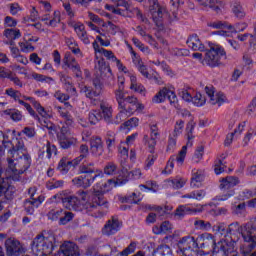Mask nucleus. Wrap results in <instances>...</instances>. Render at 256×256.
<instances>
[{
    "label": "nucleus",
    "mask_w": 256,
    "mask_h": 256,
    "mask_svg": "<svg viewBox=\"0 0 256 256\" xmlns=\"http://www.w3.org/2000/svg\"><path fill=\"white\" fill-rule=\"evenodd\" d=\"M63 63V67H68V69H71L73 73H75L76 77H81V66H79V63H77L75 57L71 56V54H65Z\"/></svg>",
    "instance_id": "nucleus-17"
},
{
    "label": "nucleus",
    "mask_w": 256,
    "mask_h": 256,
    "mask_svg": "<svg viewBox=\"0 0 256 256\" xmlns=\"http://www.w3.org/2000/svg\"><path fill=\"white\" fill-rule=\"evenodd\" d=\"M205 55L202 60V65L215 69V67H221L223 62H221L222 57H226L227 53L225 49L217 44L210 45L209 49L204 50Z\"/></svg>",
    "instance_id": "nucleus-6"
},
{
    "label": "nucleus",
    "mask_w": 256,
    "mask_h": 256,
    "mask_svg": "<svg viewBox=\"0 0 256 256\" xmlns=\"http://www.w3.org/2000/svg\"><path fill=\"white\" fill-rule=\"evenodd\" d=\"M166 98H168L170 104L173 105V107L179 109V103L177 102V95H175V92L168 89Z\"/></svg>",
    "instance_id": "nucleus-53"
},
{
    "label": "nucleus",
    "mask_w": 256,
    "mask_h": 256,
    "mask_svg": "<svg viewBox=\"0 0 256 256\" xmlns=\"http://www.w3.org/2000/svg\"><path fill=\"white\" fill-rule=\"evenodd\" d=\"M99 53H101V55H104V57H106V59H108L109 61H113V63L117 61V57L115 56V54H113V51L111 50H105L104 48H101V50H99Z\"/></svg>",
    "instance_id": "nucleus-61"
},
{
    "label": "nucleus",
    "mask_w": 256,
    "mask_h": 256,
    "mask_svg": "<svg viewBox=\"0 0 256 256\" xmlns=\"http://www.w3.org/2000/svg\"><path fill=\"white\" fill-rule=\"evenodd\" d=\"M58 141L60 143V147L62 149H70V147H73L75 143H77V139L65 135H57Z\"/></svg>",
    "instance_id": "nucleus-28"
},
{
    "label": "nucleus",
    "mask_w": 256,
    "mask_h": 256,
    "mask_svg": "<svg viewBox=\"0 0 256 256\" xmlns=\"http://www.w3.org/2000/svg\"><path fill=\"white\" fill-rule=\"evenodd\" d=\"M1 197L11 199V186L9 185V180L0 181V199Z\"/></svg>",
    "instance_id": "nucleus-33"
},
{
    "label": "nucleus",
    "mask_w": 256,
    "mask_h": 256,
    "mask_svg": "<svg viewBox=\"0 0 256 256\" xmlns=\"http://www.w3.org/2000/svg\"><path fill=\"white\" fill-rule=\"evenodd\" d=\"M207 192L205 190H197L185 194L182 196V199H196V201H201V199H205Z\"/></svg>",
    "instance_id": "nucleus-37"
},
{
    "label": "nucleus",
    "mask_w": 256,
    "mask_h": 256,
    "mask_svg": "<svg viewBox=\"0 0 256 256\" xmlns=\"http://www.w3.org/2000/svg\"><path fill=\"white\" fill-rule=\"evenodd\" d=\"M5 115H8L12 121H21L23 116L19 110H6L4 111Z\"/></svg>",
    "instance_id": "nucleus-52"
},
{
    "label": "nucleus",
    "mask_w": 256,
    "mask_h": 256,
    "mask_svg": "<svg viewBox=\"0 0 256 256\" xmlns=\"http://www.w3.org/2000/svg\"><path fill=\"white\" fill-rule=\"evenodd\" d=\"M167 88L160 90L152 99L153 103H163L167 99Z\"/></svg>",
    "instance_id": "nucleus-49"
},
{
    "label": "nucleus",
    "mask_w": 256,
    "mask_h": 256,
    "mask_svg": "<svg viewBox=\"0 0 256 256\" xmlns=\"http://www.w3.org/2000/svg\"><path fill=\"white\" fill-rule=\"evenodd\" d=\"M206 95L209 97V104L210 105H218L221 107L223 103H227V97L223 93L215 94V87L213 86H206L204 89Z\"/></svg>",
    "instance_id": "nucleus-12"
},
{
    "label": "nucleus",
    "mask_w": 256,
    "mask_h": 256,
    "mask_svg": "<svg viewBox=\"0 0 256 256\" xmlns=\"http://www.w3.org/2000/svg\"><path fill=\"white\" fill-rule=\"evenodd\" d=\"M91 153L96 157L103 155V140L100 137H93L90 141Z\"/></svg>",
    "instance_id": "nucleus-21"
},
{
    "label": "nucleus",
    "mask_w": 256,
    "mask_h": 256,
    "mask_svg": "<svg viewBox=\"0 0 256 256\" xmlns=\"http://www.w3.org/2000/svg\"><path fill=\"white\" fill-rule=\"evenodd\" d=\"M89 122L91 125H97L103 119V116L101 115V112L98 110H92L89 112L88 115Z\"/></svg>",
    "instance_id": "nucleus-43"
},
{
    "label": "nucleus",
    "mask_w": 256,
    "mask_h": 256,
    "mask_svg": "<svg viewBox=\"0 0 256 256\" xmlns=\"http://www.w3.org/2000/svg\"><path fill=\"white\" fill-rule=\"evenodd\" d=\"M206 243H211L214 251L219 253L221 256H237V252L232 245L222 242H215V237L213 234H207L205 238Z\"/></svg>",
    "instance_id": "nucleus-8"
},
{
    "label": "nucleus",
    "mask_w": 256,
    "mask_h": 256,
    "mask_svg": "<svg viewBox=\"0 0 256 256\" xmlns=\"http://www.w3.org/2000/svg\"><path fill=\"white\" fill-rule=\"evenodd\" d=\"M232 13L236 19H245V9L240 2H233L231 5Z\"/></svg>",
    "instance_id": "nucleus-32"
},
{
    "label": "nucleus",
    "mask_w": 256,
    "mask_h": 256,
    "mask_svg": "<svg viewBox=\"0 0 256 256\" xmlns=\"http://www.w3.org/2000/svg\"><path fill=\"white\" fill-rule=\"evenodd\" d=\"M126 12V17H134V15H136L137 19H140L142 23H149V20L143 16V13H141V10H139V8L137 7H133L130 5V7L126 9Z\"/></svg>",
    "instance_id": "nucleus-29"
},
{
    "label": "nucleus",
    "mask_w": 256,
    "mask_h": 256,
    "mask_svg": "<svg viewBox=\"0 0 256 256\" xmlns=\"http://www.w3.org/2000/svg\"><path fill=\"white\" fill-rule=\"evenodd\" d=\"M16 161V162H15ZM8 173L13 181H19L21 175L31 167V156L22 154L17 159L7 158Z\"/></svg>",
    "instance_id": "nucleus-5"
},
{
    "label": "nucleus",
    "mask_w": 256,
    "mask_h": 256,
    "mask_svg": "<svg viewBox=\"0 0 256 256\" xmlns=\"http://www.w3.org/2000/svg\"><path fill=\"white\" fill-rule=\"evenodd\" d=\"M100 115L106 123H113V107L107 101H101Z\"/></svg>",
    "instance_id": "nucleus-18"
},
{
    "label": "nucleus",
    "mask_w": 256,
    "mask_h": 256,
    "mask_svg": "<svg viewBox=\"0 0 256 256\" xmlns=\"http://www.w3.org/2000/svg\"><path fill=\"white\" fill-rule=\"evenodd\" d=\"M178 250L184 256H191L193 249H199V244L193 236L182 237L177 243Z\"/></svg>",
    "instance_id": "nucleus-9"
},
{
    "label": "nucleus",
    "mask_w": 256,
    "mask_h": 256,
    "mask_svg": "<svg viewBox=\"0 0 256 256\" xmlns=\"http://www.w3.org/2000/svg\"><path fill=\"white\" fill-rule=\"evenodd\" d=\"M203 179H205V176L203 175V171L201 170H197V171H194L193 174H192V178H191V187L193 188H199L201 187V183H203Z\"/></svg>",
    "instance_id": "nucleus-30"
},
{
    "label": "nucleus",
    "mask_w": 256,
    "mask_h": 256,
    "mask_svg": "<svg viewBox=\"0 0 256 256\" xmlns=\"http://www.w3.org/2000/svg\"><path fill=\"white\" fill-rule=\"evenodd\" d=\"M80 173L88 176V179L95 183L93 186L92 203L88 202L84 204V209L88 211H95L97 209H109V201L105 198V193L111 191V186L117 185V182L113 179L105 180V173L99 168H95V163L90 162L80 166Z\"/></svg>",
    "instance_id": "nucleus-1"
},
{
    "label": "nucleus",
    "mask_w": 256,
    "mask_h": 256,
    "mask_svg": "<svg viewBox=\"0 0 256 256\" xmlns=\"http://www.w3.org/2000/svg\"><path fill=\"white\" fill-rule=\"evenodd\" d=\"M55 109L58 111V113L67 123V125H73V116H71L69 111L63 109L61 106H56Z\"/></svg>",
    "instance_id": "nucleus-41"
},
{
    "label": "nucleus",
    "mask_w": 256,
    "mask_h": 256,
    "mask_svg": "<svg viewBox=\"0 0 256 256\" xmlns=\"http://www.w3.org/2000/svg\"><path fill=\"white\" fill-rule=\"evenodd\" d=\"M98 65H99L100 77L104 79V81H107L110 84L112 81H115V76H113V72H111V68L107 66V64H105V61L99 60Z\"/></svg>",
    "instance_id": "nucleus-19"
},
{
    "label": "nucleus",
    "mask_w": 256,
    "mask_h": 256,
    "mask_svg": "<svg viewBox=\"0 0 256 256\" xmlns=\"http://www.w3.org/2000/svg\"><path fill=\"white\" fill-rule=\"evenodd\" d=\"M154 256H173L171 254V248L167 244L158 246L154 251Z\"/></svg>",
    "instance_id": "nucleus-40"
},
{
    "label": "nucleus",
    "mask_w": 256,
    "mask_h": 256,
    "mask_svg": "<svg viewBox=\"0 0 256 256\" xmlns=\"http://www.w3.org/2000/svg\"><path fill=\"white\" fill-rule=\"evenodd\" d=\"M171 229H173V225H171L169 221H165L160 226H154L153 233H155V235H161V233H169Z\"/></svg>",
    "instance_id": "nucleus-36"
},
{
    "label": "nucleus",
    "mask_w": 256,
    "mask_h": 256,
    "mask_svg": "<svg viewBox=\"0 0 256 256\" xmlns=\"http://www.w3.org/2000/svg\"><path fill=\"white\" fill-rule=\"evenodd\" d=\"M187 147H193V139H188L187 144L182 147L178 156L176 157L177 163L183 165V161H185V157L187 155Z\"/></svg>",
    "instance_id": "nucleus-39"
},
{
    "label": "nucleus",
    "mask_w": 256,
    "mask_h": 256,
    "mask_svg": "<svg viewBox=\"0 0 256 256\" xmlns=\"http://www.w3.org/2000/svg\"><path fill=\"white\" fill-rule=\"evenodd\" d=\"M239 178L236 176H227L220 180V189L223 191H227V189H231L237 185H239Z\"/></svg>",
    "instance_id": "nucleus-23"
},
{
    "label": "nucleus",
    "mask_w": 256,
    "mask_h": 256,
    "mask_svg": "<svg viewBox=\"0 0 256 256\" xmlns=\"http://www.w3.org/2000/svg\"><path fill=\"white\" fill-rule=\"evenodd\" d=\"M104 173L105 175H115V173H117V165H115L113 162L108 163L104 167Z\"/></svg>",
    "instance_id": "nucleus-59"
},
{
    "label": "nucleus",
    "mask_w": 256,
    "mask_h": 256,
    "mask_svg": "<svg viewBox=\"0 0 256 256\" xmlns=\"http://www.w3.org/2000/svg\"><path fill=\"white\" fill-rule=\"evenodd\" d=\"M28 193L30 195V199L32 200H25L24 201V208L26 213H28V215H33L34 211H35V207H39V205H41V203L43 202L41 200V198L34 199V195H35V188H29Z\"/></svg>",
    "instance_id": "nucleus-14"
},
{
    "label": "nucleus",
    "mask_w": 256,
    "mask_h": 256,
    "mask_svg": "<svg viewBox=\"0 0 256 256\" xmlns=\"http://www.w3.org/2000/svg\"><path fill=\"white\" fill-rule=\"evenodd\" d=\"M121 229V222L116 217H112L110 220L106 222L102 229L103 235H107L108 237L111 235H115Z\"/></svg>",
    "instance_id": "nucleus-16"
},
{
    "label": "nucleus",
    "mask_w": 256,
    "mask_h": 256,
    "mask_svg": "<svg viewBox=\"0 0 256 256\" xmlns=\"http://www.w3.org/2000/svg\"><path fill=\"white\" fill-rule=\"evenodd\" d=\"M194 226L202 231H209L211 229V223L205 222V220H195Z\"/></svg>",
    "instance_id": "nucleus-51"
},
{
    "label": "nucleus",
    "mask_w": 256,
    "mask_h": 256,
    "mask_svg": "<svg viewBox=\"0 0 256 256\" xmlns=\"http://www.w3.org/2000/svg\"><path fill=\"white\" fill-rule=\"evenodd\" d=\"M213 231L216 232L218 235H225L227 233V228L225 223H218L213 226Z\"/></svg>",
    "instance_id": "nucleus-62"
},
{
    "label": "nucleus",
    "mask_w": 256,
    "mask_h": 256,
    "mask_svg": "<svg viewBox=\"0 0 256 256\" xmlns=\"http://www.w3.org/2000/svg\"><path fill=\"white\" fill-rule=\"evenodd\" d=\"M225 169H227V166L223 160H218L215 162L214 171L216 175H221V173H224Z\"/></svg>",
    "instance_id": "nucleus-55"
},
{
    "label": "nucleus",
    "mask_w": 256,
    "mask_h": 256,
    "mask_svg": "<svg viewBox=\"0 0 256 256\" xmlns=\"http://www.w3.org/2000/svg\"><path fill=\"white\" fill-rule=\"evenodd\" d=\"M6 256H21L25 253V247L15 238H8L5 241Z\"/></svg>",
    "instance_id": "nucleus-10"
},
{
    "label": "nucleus",
    "mask_w": 256,
    "mask_h": 256,
    "mask_svg": "<svg viewBox=\"0 0 256 256\" xmlns=\"http://www.w3.org/2000/svg\"><path fill=\"white\" fill-rule=\"evenodd\" d=\"M73 165H76L75 160L69 161L67 158H62L58 164L57 169L60 171V173H62V175H65L69 172V169H71Z\"/></svg>",
    "instance_id": "nucleus-31"
},
{
    "label": "nucleus",
    "mask_w": 256,
    "mask_h": 256,
    "mask_svg": "<svg viewBox=\"0 0 256 256\" xmlns=\"http://www.w3.org/2000/svg\"><path fill=\"white\" fill-rule=\"evenodd\" d=\"M179 95L187 103H191V101L193 99V96H191V93L185 88H183L179 91Z\"/></svg>",
    "instance_id": "nucleus-63"
},
{
    "label": "nucleus",
    "mask_w": 256,
    "mask_h": 256,
    "mask_svg": "<svg viewBox=\"0 0 256 256\" xmlns=\"http://www.w3.org/2000/svg\"><path fill=\"white\" fill-rule=\"evenodd\" d=\"M72 183L75 187H82V189H89V187L93 185V182L89 179L88 175L76 177L72 179Z\"/></svg>",
    "instance_id": "nucleus-25"
},
{
    "label": "nucleus",
    "mask_w": 256,
    "mask_h": 256,
    "mask_svg": "<svg viewBox=\"0 0 256 256\" xmlns=\"http://www.w3.org/2000/svg\"><path fill=\"white\" fill-rule=\"evenodd\" d=\"M127 104L130 105V107L128 108V111H139L143 110L145 107L143 106V104L139 103V100H137V97L135 96H127L124 99V105H125V109H127Z\"/></svg>",
    "instance_id": "nucleus-24"
},
{
    "label": "nucleus",
    "mask_w": 256,
    "mask_h": 256,
    "mask_svg": "<svg viewBox=\"0 0 256 256\" xmlns=\"http://www.w3.org/2000/svg\"><path fill=\"white\" fill-rule=\"evenodd\" d=\"M61 23V14L57 11H54L49 22H46V25L49 27H57V24Z\"/></svg>",
    "instance_id": "nucleus-50"
},
{
    "label": "nucleus",
    "mask_w": 256,
    "mask_h": 256,
    "mask_svg": "<svg viewBox=\"0 0 256 256\" xmlns=\"http://www.w3.org/2000/svg\"><path fill=\"white\" fill-rule=\"evenodd\" d=\"M227 233L233 235V233H240L245 241L243 248H241V254L243 256L251 255V252L256 247V223L248 222L244 226L233 222L228 226Z\"/></svg>",
    "instance_id": "nucleus-2"
},
{
    "label": "nucleus",
    "mask_w": 256,
    "mask_h": 256,
    "mask_svg": "<svg viewBox=\"0 0 256 256\" xmlns=\"http://www.w3.org/2000/svg\"><path fill=\"white\" fill-rule=\"evenodd\" d=\"M79 153V157L74 159V165H79V163H81L83 159L89 157V146H87L86 144L80 145Z\"/></svg>",
    "instance_id": "nucleus-38"
},
{
    "label": "nucleus",
    "mask_w": 256,
    "mask_h": 256,
    "mask_svg": "<svg viewBox=\"0 0 256 256\" xmlns=\"http://www.w3.org/2000/svg\"><path fill=\"white\" fill-rule=\"evenodd\" d=\"M125 87L123 86V80L120 81L118 89L115 90V99L118 103V107H125Z\"/></svg>",
    "instance_id": "nucleus-27"
},
{
    "label": "nucleus",
    "mask_w": 256,
    "mask_h": 256,
    "mask_svg": "<svg viewBox=\"0 0 256 256\" xmlns=\"http://www.w3.org/2000/svg\"><path fill=\"white\" fill-rule=\"evenodd\" d=\"M32 77L33 79H35V81H40L41 83L45 82V83H51V81H53V78L49 77V76H45L43 74H37V73H32Z\"/></svg>",
    "instance_id": "nucleus-58"
},
{
    "label": "nucleus",
    "mask_w": 256,
    "mask_h": 256,
    "mask_svg": "<svg viewBox=\"0 0 256 256\" xmlns=\"http://www.w3.org/2000/svg\"><path fill=\"white\" fill-rule=\"evenodd\" d=\"M144 141H145L146 145L148 146L150 153H154L155 145H157V140H155L153 138H149V136H144Z\"/></svg>",
    "instance_id": "nucleus-60"
},
{
    "label": "nucleus",
    "mask_w": 256,
    "mask_h": 256,
    "mask_svg": "<svg viewBox=\"0 0 256 256\" xmlns=\"http://www.w3.org/2000/svg\"><path fill=\"white\" fill-rule=\"evenodd\" d=\"M73 217H75L73 212L62 210V215L60 216V220L58 221V223L59 225H67V223L73 221Z\"/></svg>",
    "instance_id": "nucleus-42"
},
{
    "label": "nucleus",
    "mask_w": 256,
    "mask_h": 256,
    "mask_svg": "<svg viewBox=\"0 0 256 256\" xmlns=\"http://www.w3.org/2000/svg\"><path fill=\"white\" fill-rule=\"evenodd\" d=\"M150 211H154L148 214L146 217V223H155L157 221V217H163L165 215V210L161 206H148Z\"/></svg>",
    "instance_id": "nucleus-22"
},
{
    "label": "nucleus",
    "mask_w": 256,
    "mask_h": 256,
    "mask_svg": "<svg viewBox=\"0 0 256 256\" xmlns=\"http://www.w3.org/2000/svg\"><path fill=\"white\" fill-rule=\"evenodd\" d=\"M63 185H65V182L63 180H55V179L49 180L46 183V187L50 191H53V189H61L63 188Z\"/></svg>",
    "instance_id": "nucleus-48"
},
{
    "label": "nucleus",
    "mask_w": 256,
    "mask_h": 256,
    "mask_svg": "<svg viewBox=\"0 0 256 256\" xmlns=\"http://www.w3.org/2000/svg\"><path fill=\"white\" fill-rule=\"evenodd\" d=\"M149 11L152 15V19L157 27L163 29V23L165 19H169V12L165 6H161L158 0H148Z\"/></svg>",
    "instance_id": "nucleus-7"
},
{
    "label": "nucleus",
    "mask_w": 256,
    "mask_h": 256,
    "mask_svg": "<svg viewBox=\"0 0 256 256\" xmlns=\"http://www.w3.org/2000/svg\"><path fill=\"white\" fill-rule=\"evenodd\" d=\"M53 198L61 201L62 205L69 210L73 209V211H86V213H93V211H95L93 214L94 217H105V215L107 214V209L103 208L96 210L86 209L85 205H87V203L81 204V200H79L77 196L71 195V192L67 190H63L57 193L53 196Z\"/></svg>",
    "instance_id": "nucleus-3"
},
{
    "label": "nucleus",
    "mask_w": 256,
    "mask_h": 256,
    "mask_svg": "<svg viewBox=\"0 0 256 256\" xmlns=\"http://www.w3.org/2000/svg\"><path fill=\"white\" fill-rule=\"evenodd\" d=\"M174 161H175V157L172 156V157L168 160L165 169L162 171V174H163V175H171V173H172V171H173V167H175Z\"/></svg>",
    "instance_id": "nucleus-56"
},
{
    "label": "nucleus",
    "mask_w": 256,
    "mask_h": 256,
    "mask_svg": "<svg viewBox=\"0 0 256 256\" xmlns=\"http://www.w3.org/2000/svg\"><path fill=\"white\" fill-rule=\"evenodd\" d=\"M63 215V209L59 208V209H51L48 213H47V217L50 221H60L61 216Z\"/></svg>",
    "instance_id": "nucleus-45"
},
{
    "label": "nucleus",
    "mask_w": 256,
    "mask_h": 256,
    "mask_svg": "<svg viewBox=\"0 0 256 256\" xmlns=\"http://www.w3.org/2000/svg\"><path fill=\"white\" fill-rule=\"evenodd\" d=\"M195 129V122L191 120L188 122L186 131H187V139H194L195 136H193V131Z\"/></svg>",
    "instance_id": "nucleus-64"
},
{
    "label": "nucleus",
    "mask_w": 256,
    "mask_h": 256,
    "mask_svg": "<svg viewBox=\"0 0 256 256\" xmlns=\"http://www.w3.org/2000/svg\"><path fill=\"white\" fill-rule=\"evenodd\" d=\"M59 256H80L79 246L74 242L66 241L60 245Z\"/></svg>",
    "instance_id": "nucleus-13"
},
{
    "label": "nucleus",
    "mask_w": 256,
    "mask_h": 256,
    "mask_svg": "<svg viewBox=\"0 0 256 256\" xmlns=\"http://www.w3.org/2000/svg\"><path fill=\"white\" fill-rule=\"evenodd\" d=\"M94 90L91 87L82 85L80 86V93H83L85 97L88 99H94V97H99L103 91V84L101 83V79L94 78L93 79Z\"/></svg>",
    "instance_id": "nucleus-11"
},
{
    "label": "nucleus",
    "mask_w": 256,
    "mask_h": 256,
    "mask_svg": "<svg viewBox=\"0 0 256 256\" xmlns=\"http://www.w3.org/2000/svg\"><path fill=\"white\" fill-rule=\"evenodd\" d=\"M187 45L190 49H192V51H206L205 49V45L203 44V42H201V39H199V36H197V34L191 35L188 39H187Z\"/></svg>",
    "instance_id": "nucleus-20"
},
{
    "label": "nucleus",
    "mask_w": 256,
    "mask_h": 256,
    "mask_svg": "<svg viewBox=\"0 0 256 256\" xmlns=\"http://www.w3.org/2000/svg\"><path fill=\"white\" fill-rule=\"evenodd\" d=\"M18 103L20 105H23L25 107V109L28 111V113L34 117V119H37L39 121V115H37V113H35V110H33V108L31 107V105L23 100H18Z\"/></svg>",
    "instance_id": "nucleus-57"
},
{
    "label": "nucleus",
    "mask_w": 256,
    "mask_h": 256,
    "mask_svg": "<svg viewBox=\"0 0 256 256\" xmlns=\"http://www.w3.org/2000/svg\"><path fill=\"white\" fill-rule=\"evenodd\" d=\"M136 67L139 73L143 75V77H145L146 79H151V74H149V71L147 70V66L145 65V63H143L141 59H138L136 61Z\"/></svg>",
    "instance_id": "nucleus-46"
},
{
    "label": "nucleus",
    "mask_w": 256,
    "mask_h": 256,
    "mask_svg": "<svg viewBox=\"0 0 256 256\" xmlns=\"http://www.w3.org/2000/svg\"><path fill=\"white\" fill-rule=\"evenodd\" d=\"M31 249L35 256L51 255L55 249V236L38 234L31 243Z\"/></svg>",
    "instance_id": "nucleus-4"
},
{
    "label": "nucleus",
    "mask_w": 256,
    "mask_h": 256,
    "mask_svg": "<svg viewBox=\"0 0 256 256\" xmlns=\"http://www.w3.org/2000/svg\"><path fill=\"white\" fill-rule=\"evenodd\" d=\"M119 109H120L119 113L116 115L114 121H112V123H115V125H119V123H123V121H125V119H127V117L131 115V111L127 110V108L119 107Z\"/></svg>",
    "instance_id": "nucleus-35"
},
{
    "label": "nucleus",
    "mask_w": 256,
    "mask_h": 256,
    "mask_svg": "<svg viewBox=\"0 0 256 256\" xmlns=\"http://www.w3.org/2000/svg\"><path fill=\"white\" fill-rule=\"evenodd\" d=\"M183 127H185V122L183 120H178L172 133L173 137H179V135L183 133Z\"/></svg>",
    "instance_id": "nucleus-54"
},
{
    "label": "nucleus",
    "mask_w": 256,
    "mask_h": 256,
    "mask_svg": "<svg viewBox=\"0 0 256 256\" xmlns=\"http://www.w3.org/2000/svg\"><path fill=\"white\" fill-rule=\"evenodd\" d=\"M208 27H212V29H227L230 33H237L234 25L219 20L208 23Z\"/></svg>",
    "instance_id": "nucleus-26"
},
{
    "label": "nucleus",
    "mask_w": 256,
    "mask_h": 256,
    "mask_svg": "<svg viewBox=\"0 0 256 256\" xmlns=\"http://www.w3.org/2000/svg\"><path fill=\"white\" fill-rule=\"evenodd\" d=\"M4 37L15 41V39L21 38V31L19 29H6L4 31Z\"/></svg>",
    "instance_id": "nucleus-44"
},
{
    "label": "nucleus",
    "mask_w": 256,
    "mask_h": 256,
    "mask_svg": "<svg viewBox=\"0 0 256 256\" xmlns=\"http://www.w3.org/2000/svg\"><path fill=\"white\" fill-rule=\"evenodd\" d=\"M191 213H197V210L191 209L187 206H179L176 209L175 217H176V219H183V217H185V215H191Z\"/></svg>",
    "instance_id": "nucleus-34"
},
{
    "label": "nucleus",
    "mask_w": 256,
    "mask_h": 256,
    "mask_svg": "<svg viewBox=\"0 0 256 256\" xmlns=\"http://www.w3.org/2000/svg\"><path fill=\"white\" fill-rule=\"evenodd\" d=\"M192 103L196 107H203L205 103H207V98L203 96L201 93L197 92L194 97H192Z\"/></svg>",
    "instance_id": "nucleus-47"
},
{
    "label": "nucleus",
    "mask_w": 256,
    "mask_h": 256,
    "mask_svg": "<svg viewBox=\"0 0 256 256\" xmlns=\"http://www.w3.org/2000/svg\"><path fill=\"white\" fill-rule=\"evenodd\" d=\"M19 155H27L25 143L22 139H16V142L12 144V149L8 152V159H17Z\"/></svg>",
    "instance_id": "nucleus-15"
}]
</instances>
